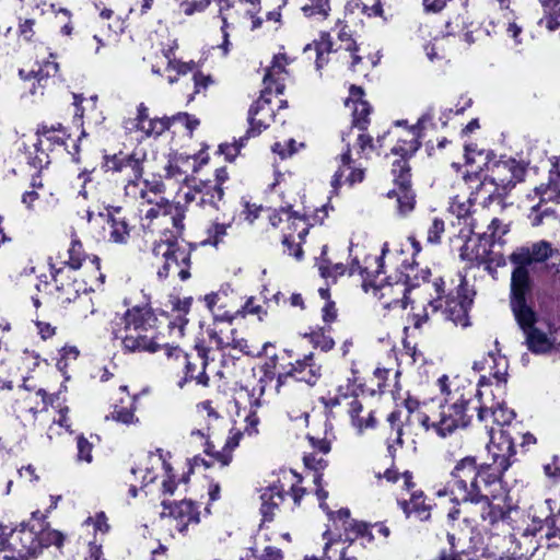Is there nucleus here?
<instances>
[{
    "label": "nucleus",
    "instance_id": "f257e3e1",
    "mask_svg": "<svg viewBox=\"0 0 560 560\" xmlns=\"http://www.w3.org/2000/svg\"><path fill=\"white\" fill-rule=\"evenodd\" d=\"M105 172L126 173L128 176L125 185L126 197L139 202L140 206H148L144 219H170L178 232L183 230V219L186 208L179 202H172L163 197L165 186L160 179H142L143 162L133 154L105 155L102 163Z\"/></svg>",
    "mask_w": 560,
    "mask_h": 560
},
{
    "label": "nucleus",
    "instance_id": "f03ea898",
    "mask_svg": "<svg viewBox=\"0 0 560 560\" xmlns=\"http://www.w3.org/2000/svg\"><path fill=\"white\" fill-rule=\"evenodd\" d=\"M453 493L470 502L478 510L482 523L493 525L506 516V511L495 504L492 488L499 486L500 477L486 464L478 465L475 457L460 459L451 472Z\"/></svg>",
    "mask_w": 560,
    "mask_h": 560
},
{
    "label": "nucleus",
    "instance_id": "7ed1b4c3",
    "mask_svg": "<svg viewBox=\"0 0 560 560\" xmlns=\"http://www.w3.org/2000/svg\"><path fill=\"white\" fill-rule=\"evenodd\" d=\"M389 252L388 243H384L378 257H369L365 259V267L359 265L358 259H353L350 266V275L359 272L363 278L362 287L368 291V287L374 288V294L378 298L384 308L405 310L409 303L407 293L410 289L420 285V280L425 282L430 276V270H421L419 277L416 268L409 266L408 272L399 278L396 282L389 281L377 284L376 278L383 272L385 255Z\"/></svg>",
    "mask_w": 560,
    "mask_h": 560
},
{
    "label": "nucleus",
    "instance_id": "20e7f679",
    "mask_svg": "<svg viewBox=\"0 0 560 560\" xmlns=\"http://www.w3.org/2000/svg\"><path fill=\"white\" fill-rule=\"evenodd\" d=\"M113 334L127 353H155L159 342L158 317L149 305H135L114 320Z\"/></svg>",
    "mask_w": 560,
    "mask_h": 560
},
{
    "label": "nucleus",
    "instance_id": "39448f33",
    "mask_svg": "<svg viewBox=\"0 0 560 560\" xmlns=\"http://www.w3.org/2000/svg\"><path fill=\"white\" fill-rule=\"evenodd\" d=\"M438 386L445 396L439 410L431 416L417 415V419L427 429L432 428L439 436L446 438L457 429L469 424L471 416L468 415V405L471 401L472 392H466L459 386L453 388L446 375L438 380Z\"/></svg>",
    "mask_w": 560,
    "mask_h": 560
},
{
    "label": "nucleus",
    "instance_id": "423d86ee",
    "mask_svg": "<svg viewBox=\"0 0 560 560\" xmlns=\"http://www.w3.org/2000/svg\"><path fill=\"white\" fill-rule=\"evenodd\" d=\"M39 512L32 514V520L22 523L19 528L11 532L9 538L0 536V552L14 553L20 559L35 556L43 547L50 544V532L44 527V522L38 516Z\"/></svg>",
    "mask_w": 560,
    "mask_h": 560
},
{
    "label": "nucleus",
    "instance_id": "0eeeda50",
    "mask_svg": "<svg viewBox=\"0 0 560 560\" xmlns=\"http://www.w3.org/2000/svg\"><path fill=\"white\" fill-rule=\"evenodd\" d=\"M172 225L174 224L172 223ZM173 228L174 232H171L170 235L165 233L164 238L155 243L153 247V254L164 259L162 268L158 270V276L164 279L170 275H176L180 280L185 281L190 277L189 267L192 247L190 244L177 240L184 230L178 232L175 226ZM183 229H185L184 223Z\"/></svg>",
    "mask_w": 560,
    "mask_h": 560
},
{
    "label": "nucleus",
    "instance_id": "6e6552de",
    "mask_svg": "<svg viewBox=\"0 0 560 560\" xmlns=\"http://www.w3.org/2000/svg\"><path fill=\"white\" fill-rule=\"evenodd\" d=\"M420 143L412 137L409 140H400L392 149V152L399 155L400 159L393 163L392 173L396 188L388 192V197H396L397 210L399 214L405 215L415 208V194L410 186V166L407 158L411 156L418 149Z\"/></svg>",
    "mask_w": 560,
    "mask_h": 560
},
{
    "label": "nucleus",
    "instance_id": "1a4fd4ad",
    "mask_svg": "<svg viewBox=\"0 0 560 560\" xmlns=\"http://www.w3.org/2000/svg\"><path fill=\"white\" fill-rule=\"evenodd\" d=\"M436 298L429 302L433 312L442 310V314L446 320L452 322L455 326L467 327L469 325L468 310L472 303V294L467 288L466 279L459 276V284L456 288V294L450 292L446 296L445 282L442 278H438L431 284Z\"/></svg>",
    "mask_w": 560,
    "mask_h": 560
},
{
    "label": "nucleus",
    "instance_id": "9d476101",
    "mask_svg": "<svg viewBox=\"0 0 560 560\" xmlns=\"http://www.w3.org/2000/svg\"><path fill=\"white\" fill-rule=\"evenodd\" d=\"M551 253V245L541 241L530 247H521L511 254L510 260L516 265L511 277V296H514L516 307L521 306L523 296H526L530 291L527 266L547 260Z\"/></svg>",
    "mask_w": 560,
    "mask_h": 560
},
{
    "label": "nucleus",
    "instance_id": "9b49d317",
    "mask_svg": "<svg viewBox=\"0 0 560 560\" xmlns=\"http://www.w3.org/2000/svg\"><path fill=\"white\" fill-rule=\"evenodd\" d=\"M479 389L476 392L478 398V406L475 408L478 410V419L486 423V427L504 428L511 429L516 434L520 432L515 427H512V421L515 418V412L509 409L504 402L497 401L493 395V390H488L491 385L486 376H481L478 382Z\"/></svg>",
    "mask_w": 560,
    "mask_h": 560
},
{
    "label": "nucleus",
    "instance_id": "f8f14e48",
    "mask_svg": "<svg viewBox=\"0 0 560 560\" xmlns=\"http://www.w3.org/2000/svg\"><path fill=\"white\" fill-rule=\"evenodd\" d=\"M490 442L487 445L492 462L486 465L501 478L512 465L515 456L514 433L511 429L490 427L488 430Z\"/></svg>",
    "mask_w": 560,
    "mask_h": 560
},
{
    "label": "nucleus",
    "instance_id": "ddd939ff",
    "mask_svg": "<svg viewBox=\"0 0 560 560\" xmlns=\"http://www.w3.org/2000/svg\"><path fill=\"white\" fill-rule=\"evenodd\" d=\"M264 100L256 101L248 110V124L249 128L246 131L244 137H241L237 141L233 143H222L219 147V151L221 154L225 156V159L232 162L241 149L245 145V142L250 137H256L265 130L272 118V109L270 107L265 106Z\"/></svg>",
    "mask_w": 560,
    "mask_h": 560
},
{
    "label": "nucleus",
    "instance_id": "4468645a",
    "mask_svg": "<svg viewBox=\"0 0 560 560\" xmlns=\"http://www.w3.org/2000/svg\"><path fill=\"white\" fill-rule=\"evenodd\" d=\"M511 298V308L515 319L526 336V343L528 349L535 353H544L550 349V342L542 331L534 327L536 323V314L527 305L526 296H523L521 306L516 307L514 304V296Z\"/></svg>",
    "mask_w": 560,
    "mask_h": 560
},
{
    "label": "nucleus",
    "instance_id": "2eb2a0df",
    "mask_svg": "<svg viewBox=\"0 0 560 560\" xmlns=\"http://www.w3.org/2000/svg\"><path fill=\"white\" fill-rule=\"evenodd\" d=\"M419 408V401L413 398H407L404 401V409L397 408L387 416L389 424V435L387 436V452L390 457H395L396 451L402 447L404 427L409 421L411 415Z\"/></svg>",
    "mask_w": 560,
    "mask_h": 560
},
{
    "label": "nucleus",
    "instance_id": "dca6fc26",
    "mask_svg": "<svg viewBox=\"0 0 560 560\" xmlns=\"http://www.w3.org/2000/svg\"><path fill=\"white\" fill-rule=\"evenodd\" d=\"M282 370L278 374L277 387L283 385L289 378L313 386L322 376V369L314 362L313 353L304 355L302 360H296L295 363L283 366Z\"/></svg>",
    "mask_w": 560,
    "mask_h": 560
},
{
    "label": "nucleus",
    "instance_id": "f3484780",
    "mask_svg": "<svg viewBox=\"0 0 560 560\" xmlns=\"http://www.w3.org/2000/svg\"><path fill=\"white\" fill-rule=\"evenodd\" d=\"M224 190L220 185H212L211 182H203L195 187L194 194L187 192L185 198L187 201L198 200L200 207L208 211L211 215L213 211L218 213L229 210L223 201Z\"/></svg>",
    "mask_w": 560,
    "mask_h": 560
},
{
    "label": "nucleus",
    "instance_id": "a211bd4d",
    "mask_svg": "<svg viewBox=\"0 0 560 560\" xmlns=\"http://www.w3.org/2000/svg\"><path fill=\"white\" fill-rule=\"evenodd\" d=\"M460 257L477 265H504V259L502 256L497 257L492 255L491 244L485 236H479L477 241L468 238L460 249Z\"/></svg>",
    "mask_w": 560,
    "mask_h": 560
},
{
    "label": "nucleus",
    "instance_id": "6ab92c4d",
    "mask_svg": "<svg viewBox=\"0 0 560 560\" xmlns=\"http://www.w3.org/2000/svg\"><path fill=\"white\" fill-rule=\"evenodd\" d=\"M288 65L287 57L284 55H276L271 62V66L267 68V71L264 75V85L265 90L262 91L260 97L257 101L264 100V104L267 107L269 106V98H267V94L275 91L277 94H282L284 90V80L287 77L285 66Z\"/></svg>",
    "mask_w": 560,
    "mask_h": 560
},
{
    "label": "nucleus",
    "instance_id": "aec40b11",
    "mask_svg": "<svg viewBox=\"0 0 560 560\" xmlns=\"http://www.w3.org/2000/svg\"><path fill=\"white\" fill-rule=\"evenodd\" d=\"M51 276L54 280V290L49 293L56 300V302L62 306L81 299L77 288V282L73 281L69 276L63 275L62 268H56L55 264L50 262Z\"/></svg>",
    "mask_w": 560,
    "mask_h": 560
},
{
    "label": "nucleus",
    "instance_id": "412c9836",
    "mask_svg": "<svg viewBox=\"0 0 560 560\" xmlns=\"http://www.w3.org/2000/svg\"><path fill=\"white\" fill-rule=\"evenodd\" d=\"M525 175V168L514 159L497 162L492 167L491 177L497 182L502 190L510 192L522 182Z\"/></svg>",
    "mask_w": 560,
    "mask_h": 560
},
{
    "label": "nucleus",
    "instance_id": "4be33fe9",
    "mask_svg": "<svg viewBox=\"0 0 560 560\" xmlns=\"http://www.w3.org/2000/svg\"><path fill=\"white\" fill-rule=\"evenodd\" d=\"M162 505L164 511L161 515H166L165 511L167 510V515L175 520L176 528L179 532H185L188 525H196L200 521V512L191 500H183L170 504L166 501H163Z\"/></svg>",
    "mask_w": 560,
    "mask_h": 560
},
{
    "label": "nucleus",
    "instance_id": "5701e85b",
    "mask_svg": "<svg viewBox=\"0 0 560 560\" xmlns=\"http://www.w3.org/2000/svg\"><path fill=\"white\" fill-rule=\"evenodd\" d=\"M233 222L234 213L229 210L214 215L211 214L210 223L206 229V238L201 244L214 247L223 244L225 236H228V231L232 228Z\"/></svg>",
    "mask_w": 560,
    "mask_h": 560
},
{
    "label": "nucleus",
    "instance_id": "b1692460",
    "mask_svg": "<svg viewBox=\"0 0 560 560\" xmlns=\"http://www.w3.org/2000/svg\"><path fill=\"white\" fill-rule=\"evenodd\" d=\"M508 194L506 190L501 189L491 176L480 179L471 191L475 200L480 199L483 207H489L491 203L497 202L501 211L508 206L504 201Z\"/></svg>",
    "mask_w": 560,
    "mask_h": 560
},
{
    "label": "nucleus",
    "instance_id": "393cba45",
    "mask_svg": "<svg viewBox=\"0 0 560 560\" xmlns=\"http://www.w3.org/2000/svg\"><path fill=\"white\" fill-rule=\"evenodd\" d=\"M397 504L406 517H415L418 521H428L431 516L432 505L422 490L412 491L409 499H398Z\"/></svg>",
    "mask_w": 560,
    "mask_h": 560
},
{
    "label": "nucleus",
    "instance_id": "a878e982",
    "mask_svg": "<svg viewBox=\"0 0 560 560\" xmlns=\"http://www.w3.org/2000/svg\"><path fill=\"white\" fill-rule=\"evenodd\" d=\"M305 466L313 470V482L316 486L315 494L317 499L320 501L319 506L323 511H325L328 515L331 514L329 510L326 499L328 498V492L323 487V474L322 471L327 466V460L320 455L314 453H310L303 458Z\"/></svg>",
    "mask_w": 560,
    "mask_h": 560
},
{
    "label": "nucleus",
    "instance_id": "bb28decb",
    "mask_svg": "<svg viewBox=\"0 0 560 560\" xmlns=\"http://www.w3.org/2000/svg\"><path fill=\"white\" fill-rule=\"evenodd\" d=\"M490 370V375L495 380V388L503 390L508 376V360L499 353L490 351L481 361L474 362V370L481 371L485 369Z\"/></svg>",
    "mask_w": 560,
    "mask_h": 560
},
{
    "label": "nucleus",
    "instance_id": "cd10ccee",
    "mask_svg": "<svg viewBox=\"0 0 560 560\" xmlns=\"http://www.w3.org/2000/svg\"><path fill=\"white\" fill-rule=\"evenodd\" d=\"M363 90L360 86L351 85L350 96L346 100V106L352 105V125L360 130H364L369 124V115L371 113V106L366 101L362 100Z\"/></svg>",
    "mask_w": 560,
    "mask_h": 560
},
{
    "label": "nucleus",
    "instance_id": "c85d7f7f",
    "mask_svg": "<svg viewBox=\"0 0 560 560\" xmlns=\"http://www.w3.org/2000/svg\"><path fill=\"white\" fill-rule=\"evenodd\" d=\"M36 136L37 141L33 144L36 150H39V147L45 145L46 149L63 145L67 138L69 137L67 130L59 122L51 125H39L36 130Z\"/></svg>",
    "mask_w": 560,
    "mask_h": 560
},
{
    "label": "nucleus",
    "instance_id": "c756f323",
    "mask_svg": "<svg viewBox=\"0 0 560 560\" xmlns=\"http://www.w3.org/2000/svg\"><path fill=\"white\" fill-rule=\"evenodd\" d=\"M198 351V359L200 361V371L196 373V363L189 360V357L184 355L185 360V376L178 382V387L183 388L184 385L191 380H195L197 384L202 386L209 385V376L206 373V366L208 364V349L203 346H196Z\"/></svg>",
    "mask_w": 560,
    "mask_h": 560
},
{
    "label": "nucleus",
    "instance_id": "7c9ffc66",
    "mask_svg": "<svg viewBox=\"0 0 560 560\" xmlns=\"http://www.w3.org/2000/svg\"><path fill=\"white\" fill-rule=\"evenodd\" d=\"M242 436V431L234 429L231 430L223 450L214 453L211 451L213 446L210 444V442H206L205 452L213 457V462L208 463L202 458L195 457V463L197 464L200 460L206 467H210L214 462H218L222 467L228 466L232 460V451L238 446Z\"/></svg>",
    "mask_w": 560,
    "mask_h": 560
},
{
    "label": "nucleus",
    "instance_id": "2f4dec72",
    "mask_svg": "<svg viewBox=\"0 0 560 560\" xmlns=\"http://www.w3.org/2000/svg\"><path fill=\"white\" fill-rule=\"evenodd\" d=\"M471 197L466 200H462L455 197L450 205V211L458 220V224H463L464 228L460 230V234H464L465 230L467 234L475 233L479 228L478 220L472 215L471 212Z\"/></svg>",
    "mask_w": 560,
    "mask_h": 560
},
{
    "label": "nucleus",
    "instance_id": "473e14b6",
    "mask_svg": "<svg viewBox=\"0 0 560 560\" xmlns=\"http://www.w3.org/2000/svg\"><path fill=\"white\" fill-rule=\"evenodd\" d=\"M219 1H220L219 18L222 21L221 31L223 34V43L221 45V48L223 49V54L226 55L229 51L230 42H229V33L226 31L229 27V23H228V15H226L225 11L229 10L231 5L228 0H219ZM209 3H210V0H200V1L194 2V3H183L182 8L186 15H191L196 11L205 10L209 5Z\"/></svg>",
    "mask_w": 560,
    "mask_h": 560
},
{
    "label": "nucleus",
    "instance_id": "72a5a7b5",
    "mask_svg": "<svg viewBox=\"0 0 560 560\" xmlns=\"http://www.w3.org/2000/svg\"><path fill=\"white\" fill-rule=\"evenodd\" d=\"M260 512L262 514L264 521H272L275 511L284 500L283 489L278 486L268 487L260 494Z\"/></svg>",
    "mask_w": 560,
    "mask_h": 560
},
{
    "label": "nucleus",
    "instance_id": "f704fd0d",
    "mask_svg": "<svg viewBox=\"0 0 560 560\" xmlns=\"http://www.w3.org/2000/svg\"><path fill=\"white\" fill-rule=\"evenodd\" d=\"M343 408L351 419L352 425L361 433L364 429L374 428L375 419L373 416V411H369L366 417H361L360 413L363 411V405L358 399V397H353L349 402H347Z\"/></svg>",
    "mask_w": 560,
    "mask_h": 560
},
{
    "label": "nucleus",
    "instance_id": "c9c22d12",
    "mask_svg": "<svg viewBox=\"0 0 560 560\" xmlns=\"http://www.w3.org/2000/svg\"><path fill=\"white\" fill-rule=\"evenodd\" d=\"M207 334L210 342L213 343L217 349L223 350L229 348L230 343L233 342V335L237 334V331L228 323L214 324L207 329Z\"/></svg>",
    "mask_w": 560,
    "mask_h": 560
},
{
    "label": "nucleus",
    "instance_id": "e433bc0d",
    "mask_svg": "<svg viewBox=\"0 0 560 560\" xmlns=\"http://www.w3.org/2000/svg\"><path fill=\"white\" fill-rule=\"evenodd\" d=\"M332 51V42L328 35L323 36L318 43L308 44L304 47V54L311 58L315 54L316 69L320 70L329 61V54Z\"/></svg>",
    "mask_w": 560,
    "mask_h": 560
},
{
    "label": "nucleus",
    "instance_id": "4c0bfd02",
    "mask_svg": "<svg viewBox=\"0 0 560 560\" xmlns=\"http://www.w3.org/2000/svg\"><path fill=\"white\" fill-rule=\"evenodd\" d=\"M544 9V16L538 24L550 32L560 27V0H538Z\"/></svg>",
    "mask_w": 560,
    "mask_h": 560
},
{
    "label": "nucleus",
    "instance_id": "58836bf2",
    "mask_svg": "<svg viewBox=\"0 0 560 560\" xmlns=\"http://www.w3.org/2000/svg\"><path fill=\"white\" fill-rule=\"evenodd\" d=\"M108 240L116 244L127 243L130 236V228L124 218L109 215L107 220Z\"/></svg>",
    "mask_w": 560,
    "mask_h": 560
},
{
    "label": "nucleus",
    "instance_id": "ea45409f",
    "mask_svg": "<svg viewBox=\"0 0 560 560\" xmlns=\"http://www.w3.org/2000/svg\"><path fill=\"white\" fill-rule=\"evenodd\" d=\"M301 10L306 18L326 20L331 10L330 0H303Z\"/></svg>",
    "mask_w": 560,
    "mask_h": 560
},
{
    "label": "nucleus",
    "instance_id": "a19ab883",
    "mask_svg": "<svg viewBox=\"0 0 560 560\" xmlns=\"http://www.w3.org/2000/svg\"><path fill=\"white\" fill-rule=\"evenodd\" d=\"M60 264L69 266L71 269H79L88 258L84 254L82 244L79 240H72L66 255H60Z\"/></svg>",
    "mask_w": 560,
    "mask_h": 560
},
{
    "label": "nucleus",
    "instance_id": "79ce46f5",
    "mask_svg": "<svg viewBox=\"0 0 560 560\" xmlns=\"http://www.w3.org/2000/svg\"><path fill=\"white\" fill-rule=\"evenodd\" d=\"M457 503V506H454L450 510L447 517L452 521L459 518L460 515H464V521L469 524H479L481 522L479 517L478 510L470 502H464L462 498Z\"/></svg>",
    "mask_w": 560,
    "mask_h": 560
},
{
    "label": "nucleus",
    "instance_id": "37998d69",
    "mask_svg": "<svg viewBox=\"0 0 560 560\" xmlns=\"http://www.w3.org/2000/svg\"><path fill=\"white\" fill-rule=\"evenodd\" d=\"M135 401H130L129 406H115L114 410L106 416V420H113L122 424H132L138 421L135 416Z\"/></svg>",
    "mask_w": 560,
    "mask_h": 560
},
{
    "label": "nucleus",
    "instance_id": "c03bdc74",
    "mask_svg": "<svg viewBox=\"0 0 560 560\" xmlns=\"http://www.w3.org/2000/svg\"><path fill=\"white\" fill-rule=\"evenodd\" d=\"M171 126L170 117L164 118H149L142 122L138 129L147 137H158L167 130Z\"/></svg>",
    "mask_w": 560,
    "mask_h": 560
},
{
    "label": "nucleus",
    "instance_id": "a18cd8bd",
    "mask_svg": "<svg viewBox=\"0 0 560 560\" xmlns=\"http://www.w3.org/2000/svg\"><path fill=\"white\" fill-rule=\"evenodd\" d=\"M59 70V66L55 61H46L37 71H35V80L37 85H34L31 89L32 94L37 93V89H40V94L43 95L44 82H46L50 77H54Z\"/></svg>",
    "mask_w": 560,
    "mask_h": 560
},
{
    "label": "nucleus",
    "instance_id": "49530a36",
    "mask_svg": "<svg viewBox=\"0 0 560 560\" xmlns=\"http://www.w3.org/2000/svg\"><path fill=\"white\" fill-rule=\"evenodd\" d=\"M261 407V400L259 397L249 396V410L245 416L246 427L244 431L252 435L258 432L259 417L257 410Z\"/></svg>",
    "mask_w": 560,
    "mask_h": 560
},
{
    "label": "nucleus",
    "instance_id": "de8ad7c7",
    "mask_svg": "<svg viewBox=\"0 0 560 560\" xmlns=\"http://www.w3.org/2000/svg\"><path fill=\"white\" fill-rule=\"evenodd\" d=\"M357 396V387L349 380L346 385H339L335 397L330 398L329 406H341L343 407L349 400Z\"/></svg>",
    "mask_w": 560,
    "mask_h": 560
},
{
    "label": "nucleus",
    "instance_id": "09e8293b",
    "mask_svg": "<svg viewBox=\"0 0 560 560\" xmlns=\"http://www.w3.org/2000/svg\"><path fill=\"white\" fill-rule=\"evenodd\" d=\"M318 270L323 278L331 279L332 282H336L337 278L346 272V266L341 262L330 264L328 260L323 258L318 262Z\"/></svg>",
    "mask_w": 560,
    "mask_h": 560
},
{
    "label": "nucleus",
    "instance_id": "8fccbe9b",
    "mask_svg": "<svg viewBox=\"0 0 560 560\" xmlns=\"http://www.w3.org/2000/svg\"><path fill=\"white\" fill-rule=\"evenodd\" d=\"M347 136H349V133L342 136V141L346 142V150L340 154L341 166L336 171L331 179V185L335 189L341 185V178L343 176L342 167H349L351 162L350 143L347 141Z\"/></svg>",
    "mask_w": 560,
    "mask_h": 560
},
{
    "label": "nucleus",
    "instance_id": "3c124183",
    "mask_svg": "<svg viewBox=\"0 0 560 560\" xmlns=\"http://www.w3.org/2000/svg\"><path fill=\"white\" fill-rule=\"evenodd\" d=\"M159 452V460L161 462L162 467L165 470V479L162 482V488L164 493L173 494L176 489V482L174 475H172V467L170 464L166 463V460L163 458L162 451Z\"/></svg>",
    "mask_w": 560,
    "mask_h": 560
},
{
    "label": "nucleus",
    "instance_id": "603ef678",
    "mask_svg": "<svg viewBox=\"0 0 560 560\" xmlns=\"http://www.w3.org/2000/svg\"><path fill=\"white\" fill-rule=\"evenodd\" d=\"M444 230H445L444 221L439 218H434L431 221L430 225L428 226V231H427L428 243L439 244L441 242V237H442V234L444 233Z\"/></svg>",
    "mask_w": 560,
    "mask_h": 560
},
{
    "label": "nucleus",
    "instance_id": "864d4df0",
    "mask_svg": "<svg viewBox=\"0 0 560 560\" xmlns=\"http://www.w3.org/2000/svg\"><path fill=\"white\" fill-rule=\"evenodd\" d=\"M311 343L315 348H319L322 351H329L334 348L335 341L334 339L324 334L323 331H313L308 336Z\"/></svg>",
    "mask_w": 560,
    "mask_h": 560
},
{
    "label": "nucleus",
    "instance_id": "5fc2aeb1",
    "mask_svg": "<svg viewBox=\"0 0 560 560\" xmlns=\"http://www.w3.org/2000/svg\"><path fill=\"white\" fill-rule=\"evenodd\" d=\"M337 50H345L350 52L352 57L350 69L352 71H355V66L362 61V58L359 55H357L359 50L357 42L352 37H347L345 42L340 43V46L338 47Z\"/></svg>",
    "mask_w": 560,
    "mask_h": 560
},
{
    "label": "nucleus",
    "instance_id": "6e6d98bb",
    "mask_svg": "<svg viewBox=\"0 0 560 560\" xmlns=\"http://www.w3.org/2000/svg\"><path fill=\"white\" fill-rule=\"evenodd\" d=\"M48 149L44 148V147H39V150H36L34 148V155H32L33 153L30 152V156H28V164L31 166H33L35 170H43L44 167H46L50 161H49V155L48 153L46 152Z\"/></svg>",
    "mask_w": 560,
    "mask_h": 560
},
{
    "label": "nucleus",
    "instance_id": "4d7b16f0",
    "mask_svg": "<svg viewBox=\"0 0 560 560\" xmlns=\"http://www.w3.org/2000/svg\"><path fill=\"white\" fill-rule=\"evenodd\" d=\"M488 231L493 241H500L501 237L510 231V223H505L498 218H492L488 225Z\"/></svg>",
    "mask_w": 560,
    "mask_h": 560
},
{
    "label": "nucleus",
    "instance_id": "13d9d810",
    "mask_svg": "<svg viewBox=\"0 0 560 560\" xmlns=\"http://www.w3.org/2000/svg\"><path fill=\"white\" fill-rule=\"evenodd\" d=\"M77 447H78L77 459L79 462H85V463L90 464L93 459L92 443H90L83 435H80L77 440Z\"/></svg>",
    "mask_w": 560,
    "mask_h": 560
},
{
    "label": "nucleus",
    "instance_id": "bf43d9fd",
    "mask_svg": "<svg viewBox=\"0 0 560 560\" xmlns=\"http://www.w3.org/2000/svg\"><path fill=\"white\" fill-rule=\"evenodd\" d=\"M192 80L194 93L188 96V102H191L195 98L196 94H199L201 91H205L212 83V79L210 75H206L200 72L194 73Z\"/></svg>",
    "mask_w": 560,
    "mask_h": 560
},
{
    "label": "nucleus",
    "instance_id": "052dcab7",
    "mask_svg": "<svg viewBox=\"0 0 560 560\" xmlns=\"http://www.w3.org/2000/svg\"><path fill=\"white\" fill-rule=\"evenodd\" d=\"M537 194H539L542 200H550L557 203H560V189L552 183L547 186L541 185L536 188Z\"/></svg>",
    "mask_w": 560,
    "mask_h": 560
},
{
    "label": "nucleus",
    "instance_id": "680f3d73",
    "mask_svg": "<svg viewBox=\"0 0 560 560\" xmlns=\"http://www.w3.org/2000/svg\"><path fill=\"white\" fill-rule=\"evenodd\" d=\"M229 348L238 350L240 352L246 355L254 357L261 354L260 351H256L255 349H253V347L248 345L247 340H245L244 338H238L236 334L233 335V342L230 343Z\"/></svg>",
    "mask_w": 560,
    "mask_h": 560
},
{
    "label": "nucleus",
    "instance_id": "e2e57ef3",
    "mask_svg": "<svg viewBox=\"0 0 560 560\" xmlns=\"http://www.w3.org/2000/svg\"><path fill=\"white\" fill-rule=\"evenodd\" d=\"M295 144L296 142L294 139H289L285 143L276 142L272 145V151L279 154L281 159H284L296 152Z\"/></svg>",
    "mask_w": 560,
    "mask_h": 560
},
{
    "label": "nucleus",
    "instance_id": "0e129e2a",
    "mask_svg": "<svg viewBox=\"0 0 560 560\" xmlns=\"http://www.w3.org/2000/svg\"><path fill=\"white\" fill-rule=\"evenodd\" d=\"M170 119H171V125L175 124V122H179V124L184 125L190 131L196 129L197 126L199 125V120L197 118L190 116L187 113H178V114L170 117Z\"/></svg>",
    "mask_w": 560,
    "mask_h": 560
},
{
    "label": "nucleus",
    "instance_id": "69168bd1",
    "mask_svg": "<svg viewBox=\"0 0 560 560\" xmlns=\"http://www.w3.org/2000/svg\"><path fill=\"white\" fill-rule=\"evenodd\" d=\"M170 302L172 305L171 312L179 313L183 315V314L189 313L192 299L191 298H185V299L172 298Z\"/></svg>",
    "mask_w": 560,
    "mask_h": 560
},
{
    "label": "nucleus",
    "instance_id": "338daca9",
    "mask_svg": "<svg viewBox=\"0 0 560 560\" xmlns=\"http://www.w3.org/2000/svg\"><path fill=\"white\" fill-rule=\"evenodd\" d=\"M282 244L285 247V252L295 257L296 259H301L303 256V250L300 244H294V240L291 238V235H284L282 240Z\"/></svg>",
    "mask_w": 560,
    "mask_h": 560
},
{
    "label": "nucleus",
    "instance_id": "774afa93",
    "mask_svg": "<svg viewBox=\"0 0 560 560\" xmlns=\"http://www.w3.org/2000/svg\"><path fill=\"white\" fill-rule=\"evenodd\" d=\"M86 524H93L94 529L96 532H101L103 534L107 533L109 530V525L107 523V517L103 512L97 513L94 518L89 517L85 521Z\"/></svg>",
    "mask_w": 560,
    "mask_h": 560
}]
</instances>
